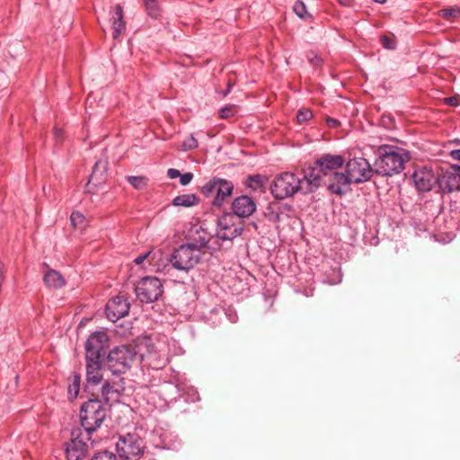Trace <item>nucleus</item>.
<instances>
[{
	"label": "nucleus",
	"instance_id": "20e7f679",
	"mask_svg": "<svg viewBox=\"0 0 460 460\" xmlns=\"http://www.w3.org/2000/svg\"><path fill=\"white\" fill-rule=\"evenodd\" d=\"M277 199H285L302 192V178L291 172H282L275 177L270 187Z\"/></svg>",
	"mask_w": 460,
	"mask_h": 460
},
{
	"label": "nucleus",
	"instance_id": "8fccbe9b",
	"mask_svg": "<svg viewBox=\"0 0 460 460\" xmlns=\"http://www.w3.org/2000/svg\"><path fill=\"white\" fill-rule=\"evenodd\" d=\"M327 122L330 126L332 127H335L337 125V120L334 119H328Z\"/></svg>",
	"mask_w": 460,
	"mask_h": 460
},
{
	"label": "nucleus",
	"instance_id": "9d476101",
	"mask_svg": "<svg viewBox=\"0 0 460 460\" xmlns=\"http://www.w3.org/2000/svg\"><path fill=\"white\" fill-rule=\"evenodd\" d=\"M345 172L352 183L358 184L369 181L375 172L364 157H354L346 162Z\"/></svg>",
	"mask_w": 460,
	"mask_h": 460
},
{
	"label": "nucleus",
	"instance_id": "b1692460",
	"mask_svg": "<svg viewBox=\"0 0 460 460\" xmlns=\"http://www.w3.org/2000/svg\"><path fill=\"white\" fill-rule=\"evenodd\" d=\"M108 170V162L103 159H100L95 162L93 168V172L90 176L89 181H92L94 185L100 184L104 180V174Z\"/></svg>",
	"mask_w": 460,
	"mask_h": 460
},
{
	"label": "nucleus",
	"instance_id": "a18cd8bd",
	"mask_svg": "<svg viewBox=\"0 0 460 460\" xmlns=\"http://www.w3.org/2000/svg\"><path fill=\"white\" fill-rule=\"evenodd\" d=\"M450 156L454 160L460 161V149H455L450 152Z\"/></svg>",
	"mask_w": 460,
	"mask_h": 460
},
{
	"label": "nucleus",
	"instance_id": "6ab92c4d",
	"mask_svg": "<svg viewBox=\"0 0 460 460\" xmlns=\"http://www.w3.org/2000/svg\"><path fill=\"white\" fill-rule=\"evenodd\" d=\"M325 181L321 172L316 170L314 164L302 178V193L307 194L315 191Z\"/></svg>",
	"mask_w": 460,
	"mask_h": 460
},
{
	"label": "nucleus",
	"instance_id": "f3484780",
	"mask_svg": "<svg viewBox=\"0 0 460 460\" xmlns=\"http://www.w3.org/2000/svg\"><path fill=\"white\" fill-rule=\"evenodd\" d=\"M88 445L75 434L72 432V438L66 445V456L67 460H81L87 453Z\"/></svg>",
	"mask_w": 460,
	"mask_h": 460
},
{
	"label": "nucleus",
	"instance_id": "cd10ccee",
	"mask_svg": "<svg viewBox=\"0 0 460 460\" xmlns=\"http://www.w3.org/2000/svg\"><path fill=\"white\" fill-rule=\"evenodd\" d=\"M81 376L78 373H72L68 378L67 393L70 398H76L80 390Z\"/></svg>",
	"mask_w": 460,
	"mask_h": 460
},
{
	"label": "nucleus",
	"instance_id": "ea45409f",
	"mask_svg": "<svg viewBox=\"0 0 460 460\" xmlns=\"http://www.w3.org/2000/svg\"><path fill=\"white\" fill-rule=\"evenodd\" d=\"M219 115L222 119H227L234 115V110L232 106H226L219 111Z\"/></svg>",
	"mask_w": 460,
	"mask_h": 460
},
{
	"label": "nucleus",
	"instance_id": "2f4dec72",
	"mask_svg": "<svg viewBox=\"0 0 460 460\" xmlns=\"http://www.w3.org/2000/svg\"><path fill=\"white\" fill-rule=\"evenodd\" d=\"M293 9L298 17L305 19V21L313 20V16L306 12L305 4L303 2H296Z\"/></svg>",
	"mask_w": 460,
	"mask_h": 460
},
{
	"label": "nucleus",
	"instance_id": "7ed1b4c3",
	"mask_svg": "<svg viewBox=\"0 0 460 460\" xmlns=\"http://www.w3.org/2000/svg\"><path fill=\"white\" fill-rule=\"evenodd\" d=\"M107 416V408L99 399H90L80 410L81 425L89 435L101 427Z\"/></svg>",
	"mask_w": 460,
	"mask_h": 460
},
{
	"label": "nucleus",
	"instance_id": "2eb2a0df",
	"mask_svg": "<svg viewBox=\"0 0 460 460\" xmlns=\"http://www.w3.org/2000/svg\"><path fill=\"white\" fill-rule=\"evenodd\" d=\"M129 306V303L123 296H117L111 298L105 307L107 318L113 323L118 321L128 314Z\"/></svg>",
	"mask_w": 460,
	"mask_h": 460
},
{
	"label": "nucleus",
	"instance_id": "f704fd0d",
	"mask_svg": "<svg viewBox=\"0 0 460 460\" xmlns=\"http://www.w3.org/2000/svg\"><path fill=\"white\" fill-rule=\"evenodd\" d=\"M91 460H117V456L113 453L104 450V451L96 453L91 458Z\"/></svg>",
	"mask_w": 460,
	"mask_h": 460
},
{
	"label": "nucleus",
	"instance_id": "6e6552de",
	"mask_svg": "<svg viewBox=\"0 0 460 460\" xmlns=\"http://www.w3.org/2000/svg\"><path fill=\"white\" fill-rule=\"evenodd\" d=\"M135 293L141 303L150 304L157 301L164 293L161 280L156 277L142 278L135 287Z\"/></svg>",
	"mask_w": 460,
	"mask_h": 460
},
{
	"label": "nucleus",
	"instance_id": "f8f14e48",
	"mask_svg": "<svg viewBox=\"0 0 460 460\" xmlns=\"http://www.w3.org/2000/svg\"><path fill=\"white\" fill-rule=\"evenodd\" d=\"M316 170L323 178H328L337 172L345 164V158L341 155L323 154L314 162Z\"/></svg>",
	"mask_w": 460,
	"mask_h": 460
},
{
	"label": "nucleus",
	"instance_id": "39448f33",
	"mask_svg": "<svg viewBox=\"0 0 460 460\" xmlns=\"http://www.w3.org/2000/svg\"><path fill=\"white\" fill-rule=\"evenodd\" d=\"M234 190V183L219 177L210 179L201 188V192L207 198L214 197L211 201L213 207H222Z\"/></svg>",
	"mask_w": 460,
	"mask_h": 460
},
{
	"label": "nucleus",
	"instance_id": "bb28decb",
	"mask_svg": "<svg viewBox=\"0 0 460 460\" xmlns=\"http://www.w3.org/2000/svg\"><path fill=\"white\" fill-rule=\"evenodd\" d=\"M438 15L448 22H454L460 18V7L454 5L442 8L438 11Z\"/></svg>",
	"mask_w": 460,
	"mask_h": 460
},
{
	"label": "nucleus",
	"instance_id": "7c9ffc66",
	"mask_svg": "<svg viewBox=\"0 0 460 460\" xmlns=\"http://www.w3.org/2000/svg\"><path fill=\"white\" fill-rule=\"evenodd\" d=\"M146 8L147 14L152 18H158L160 8L155 0H143Z\"/></svg>",
	"mask_w": 460,
	"mask_h": 460
},
{
	"label": "nucleus",
	"instance_id": "a211bd4d",
	"mask_svg": "<svg viewBox=\"0 0 460 460\" xmlns=\"http://www.w3.org/2000/svg\"><path fill=\"white\" fill-rule=\"evenodd\" d=\"M231 208L234 216L248 217L256 210V204L249 196L242 195L233 200Z\"/></svg>",
	"mask_w": 460,
	"mask_h": 460
},
{
	"label": "nucleus",
	"instance_id": "09e8293b",
	"mask_svg": "<svg viewBox=\"0 0 460 460\" xmlns=\"http://www.w3.org/2000/svg\"><path fill=\"white\" fill-rule=\"evenodd\" d=\"M232 86H233V84H232L231 80L229 79L227 82V88H226V90L223 92L224 96H226L230 93Z\"/></svg>",
	"mask_w": 460,
	"mask_h": 460
},
{
	"label": "nucleus",
	"instance_id": "1a4fd4ad",
	"mask_svg": "<svg viewBox=\"0 0 460 460\" xmlns=\"http://www.w3.org/2000/svg\"><path fill=\"white\" fill-rule=\"evenodd\" d=\"M110 339L105 332L96 331L91 333L85 343V358L102 360L108 353Z\"/></svg>",
	"mask_w": 460,
	"mask_h": 460
},
{
	"label": "nucleus",
	"instance_id": "473e14b6",
	"mask_svg": "<svg viewBox=\"0 0 460 460\" xmlns=\"http://www.w3.org/2000/svg\"><path fill=\"white\" fill-rule=\"evenodd\" d=\"M114 394L115 395L119 394L118 389L115 388V386L113 385H111L109 382H105L102 387V397L106 401H109L110 399H111L113 397Z\"/></svg>",
	"mask_w": 460,
	"mask_h": 460
},
{
	"label": "nucleus",
	"instance_id": "4468645a",
	"mask_svg": "<svg viewBox=\"0 0 460 460\" xmlns=\"http://www.w3.org/2000/svg\"><path fill=\"white\" fill-rule=\"evenodd\" d=\"M323 184L326 185L328 190L332 194L342 196L351 190L350 185L352 181L349 179L346 172L345 173L334 172L323 181Z\"/></svg>",
	"mask_w": 460,
	"mask_h": 460
},
{
	"label": "nucleus",
	"instance_id": "a19ab883",
	"mask_svg": "<svg viewBox=\"0 0 460 460\" xmlns=\"http://www.w3.org/2000/svg\"><path fill=\"white\" fill-rule=\"evenodd\" d=\"M193 179V174L191 172H186L183 174H180V183L183 186L188 185Z\"/></svg>",
	"mask_w": 460,
	"mask_h": 460
},
{
	"label": "nucleus",
	"instance_id": "37998d69",
	"mask_svg": "<svg viewBox=\"0 0 460 460\" xmlns=\"http://www.w3.org/2000/svg\"><path fill=\"white\" fill-rule=\"evenodd\" d=\"M180 174H181L180 171L177 169H174V168H170L167 171V176L170 179H176V178L180 177Z\"/></svg>",
	"mask_w": 460,
	"mask_h": 460
},
{
	"label": "nucleus",
	"instance_id": "603ef678",
	"mask_svg": "<svg viewBox=\"0 0 460 460\" xmlns=\"http://www.w3.org/2000/svg\"><path fill=\"white\" fill-rule=\"evenodd\" d=\"M455 166L457 169V171H459V172H460V165H455Z\"/></svg>",
	"mask_w": 460,
	"mask_h": 460
},
{
	"label": "nucleus",
	"instance_id": "ddd939ff",
	"mask_svg": "<svg viewBox=\"0 0 460 460\" xmlns=\"http://www.w3.org/2000/svg\"><path fill=\"white\" fill-rule=\"evenodd\" d=\"M437 185L440 192L451 193L460 190V172L456 166L442 171L437 176Z\"/></svg>",
	"mask_w": 460,
	"mask_h": 460
},
{
	"label": "nucleus",
	"instance_id": "864d4df0",
	"mask_svg": "<svg viewBox=\"0 0 460 460\" xmlns=\"http://www.w3.org/2000/svg\"><path fill=\"white\" fill-rule=\"evenodd\" d=\"M148 460H156V459H155V458H149Z\"/></svg>",
	"mask_w": 460,
	"mask_h": 460
},
{
	"label": "nucleus",
	"instance_id": "c9c22d12",
	"mask_svg": "<svg viewBox=\"0 0 460 460\" xmlns=\"http://www.w3.org/2000/svg\"><path fill=\"white\" fill-rule=\"evenodd\" d=\"M313 117V112L309 109H301L296 113V119L299 123L305 122Z\"/></svg>",
	"mask_w": 460,
	"mask_h": 460
},
{
	"label": "nucleus",
	"instance_id": "49530a36",
	"mask_svg": "<svg viewBox=\"0 0 460 460\" xmlns=\"http://www.w3.org/2000/svg\"><path fill=\"white\" fill-rule=\"evenodd\" d=\"M62 136H63L62 130L58 129V128H55L54 137H55L56 141H60L62 138Z\"/></svg>",
	"mask_w": 460,
	"mask_h": 460
},
{
	"label": "nucleus",
	"instance_id": "58836bf2",
	"mask_svg": "<svg viewBox=\"0 0 460 460\" xmlns=\"http://www.w3.org/2000/svg\"><path fill=\"white\" fill-rule=\"evenodd\" d=\"M84 220V217L79 212H73L70 216V221L73 226H77L83 223Z\"/></svg>",
	"mask_w": 460,
	"mask_h": 460
},
{
	"label": "nucleus",
	"instance_id": "0eeeda50",
	"mask_svg": "<svg viewBox=\"0 0 460 460\" xmlns=\"http://www.w3.org/2000/svg\"><path fill=\"white\" fill-rule=\"evenodd\" d=\"M116 449L121 460H137L144 452L145 443L137 433H128L119 436Z\"/></svg>",
	"mask_w": 460,
	"mask_h": 460
},
{
	"label": "nucleus",
	"instance_id": "de8ad7c7",
	"mask_svg": "<svg viewBox=\"0 0 460 460\" xmlns=\"http://www.w3.org/2000/svg\"><path fill=\"white\" fill-rule=\"evenodd\" d=\"M338 2L340 4L347 7L352 6L353 4V0H338Z\"/></svg>",
	"mask_w": 460,
	"mask_h": 460
},
{
	"label": "nucleus",
	"instance_id": "dca6fc26",
	"mask_svg": "<svg viewBox=\"0 0 460 460\" xmlns=\"http://www.w3.org/2000/svg\"><path fill=\"white\" fill-rule=\"evenodd\" d=\"M411 179L416 189L421 192L429 191L437 184V177L431 169L421 167L416 170Z\"/></svg>",
	"mask_w": 460,
	"mask_h": 460
},
{
	"label": "nucleus",
	"instance_id": "c03bdc74",
	"mask_svg": "<svg viewBox=\"0 0 460 460\" xmlns=\"http://www.w3.org/2000/svg\"><path fill=\"white\" fill-rule=\"evenodd\" d=\"M150 252H146V253H143V254H140L139 256H137L135 260H134V262L135 264L137 265H140L144 262V261L149 256Z\"/></svg>",
	"mask_w": 460,
	"mask_h": 460
},
{
	"label": "nucleus",
	"instance_id": "9b49d317",
	"mask_svg": "<svg viewBox=\"0 0 460 460\" xmlns=\"http://www.w3.org/2000/svg\"><path fill=\"white\" fill-rule=\"evenodd\" d=\"M243 226L234 223V217L226 213L217 219V236L224 241H230L239 236Z\"/></svg>",
	"mask_w": 460,
	"mask_h": 460
},
{
	"label": "nucleus",
	"instance_id": "79ce46f5",
	"mask_svg": "<svg viewBox=\"0 0 460 460\" xmlns=\"http://www.w3.org/2000/svg\"><path fill=\"white\" fill-rule=\"evenodd\" d=\"M445 103L449 106L456 107L460 104V99L458 96L447 97L445 98Z\"/></svg>",
	"mask_w": 460,
	"mask_h": 460
},
{
	"label": "nucleus",
	"instance_id": "f03ea898",
	"mask_svg": "<svg viewBox=\"0 0 460 460\" xmlns=\"http://www.w3.org/2000/svg\"><path fill=\"white\" fill-rule=\"evenodd\" d=\"M137 353L127 345L115 346L102 358L104 367L114 376L125 374L130 367Z\"/></svg>",
	"mask_w": 460,
	"mask_h": 460
},
{
	"label": "nucleus",
	"instance_id": "412c9836",
	"mask_svg": "<svg viewBox=\"0 0 460 460\" xmlns=\"http://www.w3.org/2000/svg\"><path fill=\"white\" fill-rule=\"evenodd\" d=\"M112 37L114 40H119L126 31V22L123 16V8L120 4H116L114 13L111 17Z\"/></svg>",
	"mask_w": 460,
	"mask_h": 460
},
{
	"label": "nucleus",
	"instance_id": "4c0bfd02",
	"mask_svg": "<svg viewBox=\"0 0 460 460\" xmlns=\"http://www.w3.org/2000/svg\"><path fill=\"white\" fill-rule=\"evenodd\" d=\"M380 42L386 49H394L396 48V41L389 36L382 35L380 37Z\"/></svg>",
	"mask_w": 460,
	"mask_h": 460
},
{
	"label": "nucleus",
	"instance_id": "393cba45",
	"mask_svg": "<svg viewBox=\"0 0 460 460\" xmlns=\"http://www.w3.org/2000/svg\"><path fill=\"white\" fill-rule=\"evenodd\" d=\"M199 198L195 194H182L175 197L172 205L176 207L190 208L199 203Z\"/></svg>",
	"mask_w": 460,
	"mask_h": 460
},
{
	"label": "nucleus",
	"instance_id": "3c124183",
	"mask_svg": "<svg viewBox=\"0 0 460 460\" xmlns=\"http://www.w3.org/2000/svg\"><path fill=\"white\" fill-rule=\"evenodd\" d=\"M373 1L377 4H385L386 2V0H373Z\"/></svg>",
	"mask_w": 460,
	"mask_h": 460
},
{
	"label": "nucleus",
	"instance_id": "c85d7f7f",
	"mask_svg": "<svg viewBox=\"0 0 460 460\" xmlns=\"http://www.w3.org/2000/svg\"><path fill=\"white\" fill-rule=\"evenodd\" d=\"M266 181V177L261 174L249 175L247 177V187L252 190H257L260 187L263 186Z\"/></svg>",
	"mask_w": 460,
	"mask_h": 460
},
{
	"label": "nucleus",
	"instance_id": "4be33fe9",
	"mask_svg": "<svg viewBox=\"0 0 460 460\" xmlns=\"http://www.w3.org/2000/svg\"><path fill=\"white\" fill-rule=\"evenodd\" d=\"M141 358L144 361L154 369H161L164 367L168 362V359L164 354H161L152 346L148 349L146 353H142Z\"/></svg>",
	"mask_w": 460,
	"mask_h": 460
},
{
	"label": "nucleus",
	"instance_id": "a878e982",
	"mask_svg": "<svg viewBox=\"0 0 460 460\" xmlns=\"http://www.w3.org/2000/svg\"><path fill=\"white\" fill-rule=\"evenodd\" d=\"M196 234L197 236H195L193 238V242L192 243H190V244H192L193 246H195L197 249H199V251H201V248H205L207 247L208 243H209L210 241V235L205 230L203 229L202 227H199L197 231H196Z\"/></svg>",
	"mask_w": 460,
	"mask_h": 460
},
{
	"label": "nucleus",
	"instance_id": "aec40b11",
	"mask_svg": "<svg viewBox=\"0 0 460 460\" xmlns=\"http://www.w3.org/2000/svg\"><path fill=\"white\" fill-rule=\"evenodd\" d=\"M86 382L88 385H96L102 380L103 360L85 358Z\"/></svg>",
	"mask_w": 460,
	"mask_h": 460
},
{
	"label": "nucleus",
	"instance_id": "f257e3e1",
	"mask_svg": "<svg viewBox=\"0 0 460 460\" xmlns=\"http://www.w3.org/2000/svg\"><path fill=\"white\" fill-rule=\"evenodd\" d=\"M407 158V153L401 148L392 146H381L378 157L374 164L375 172L381 176L400 173L404 168Z\"/></svg>",
	"mask_w": 460,
	"mask_h": 460
},
{
	"label": "nucleus",
	"instance_id": "5701e85b",
	"mask_svg": "<svg viewBox=\"0 0 460 460\" xmlns=\"http://www.w3.org/2000/svg\"><path fill=\"white\" fill-rule=\"evenodd\" d=\"M44 284L53 289H58L66 285L64 277L55 270H48L43 276Z\"/></svg>",
	"mask_w": 460,
	"mask_h": 460
},
{
	"label": "nucleus",
	"instance_id": "e433bc0d",
	"mask_svg": "<svg viewBox=\"0 0 460 460\" xmlns=\"http://www.w3.org/2000/svg\"><path fill=\"white\" fill-rule=\"evenodd\" d=\"M267 216L270 221L279 222L281 220L282 211H280L279 208H278V209L275 210L274 207L270 206L268 208Z\"/></svg>",
	"mask_w": 460,
	"mask_h": 460
},
{
	"label": "nucleus",
	"instance_id": "423d86ee",
	"mask_svg": "<svg viewBox=\"0 0 460 460\" xmlns=\"http://www.w3.org/2000/svg\"><path fill=\"white\" fill-rule=\"evenodd\" d=\"M201 251L192 244L185 243L172 252L169 261L174 269L188 271L199 263Z\"/></svg>",
	"mask_w": 460,
	"mask_h": 460
},
{
	"label": "nucleus",
	"instance_id": "c756f323",
	"mask_svg": "<svg viewBox=\"0 0 460 460\" xmlns=\"http://www.w3.org/2000/svg\"><path fill=\"white\" fill-rule=\"evenodd\" d=\"M127 181L136 190H143L146 187L148 178L146 176H128Z\"/></svg>",
	"mask_w": 460,
	"mask_h": 460
},
{
	"label": "nucleus",
	"instance_id": "72a5a7b5",
	"mask_svg": "<svg viewBox=\"0 0 460 460\" xmlns=\"http://www.w3.org/2000/svg\"><path fill=\"white\" fill-rule=\"evenodd\" d=\"M198 140L190 135L181 144V150L190 151L198 147Z\"/></svg>",
	"mask_w": 460,
	"mask_h": 460
}]
</instances>
